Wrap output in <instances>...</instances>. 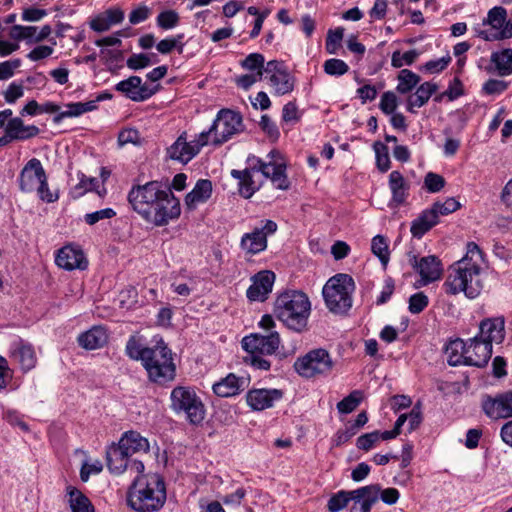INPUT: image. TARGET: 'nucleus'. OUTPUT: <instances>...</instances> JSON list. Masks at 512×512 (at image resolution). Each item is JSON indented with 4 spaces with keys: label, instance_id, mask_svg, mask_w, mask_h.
<instances>
[{
    "label": "nucleus",
    "instance_id": "bb28decb",
    "mask_svg": "<svg viewBox=\"0 0 512 512\" xmlns=\"http://www.w3.org/2000/svg\"><path fill=\"white\" fill-rule=\"evenodd\" d=\"M56 264L65 270L80 269L87 267V260L83 252L72 246H65L58 251Z\"/></svg>",
    "mask_w": 512,
    "mask_h": 512
},
{
    "label": "nucleus",
    "instance_id": "a19ab883",
    "mask_svg": "<svg viewBox=\"0 0 512 512\" xmlns=\"http://www.w3.org/2000/svg\"><path fill=\"white\" fill-rule=\"evenodd\" d=\"M371 251L385 268L390 259L388 239L383 235L374 236L371 241Z\"/></svg>",
    "mask_w": 512,
    "mask_h": 512
},
{
    "label": "nucleus",
    "instance_id": "f8f14e48",
    "mask_svg": "<svg viewBox=\"0 0 512 512\" xmlns=\"http://www.w3.org/2000/svg\"><path fill=\"white\" fill-rule=\"evenodd\" d=\"M209 143L210 140H208L207 135L202 132L190 141L187 140V133L182 132L176 141L167 148V155L172 160L187 164Z\"/></svg>",
    "mask_w": 512,
    "mask_h": 512
},
{
    "label": "nucleus",
    "instance_id": "e433bc0d",
    "mask_svg": "<svg viewBox=\"0 0 512 512\" xmlns=\"http://www.w3.org/2000/svg\"><path fill=\"white\" fill-rule=\"evenodd\" d=\"M445 354L449 365H466V342L461 339L450 341L446 346Z\"/></svg>",
    "mask_w": 512,
    "mask_h": 512
},
{
    "label": "nucleus",
    "instance_id": "412c9836",
    "mask_svg": "<svg viewBox=\"0 0 512 512\" xmlns=\"http://www.w3.org/2000/svg\"><path fill=\"white\" fill-rule=\"evenodd\" d=\"M408 257L410 265L420 274L423 284H428L441 277L443 269L436 256H425L420 260L413 254H409Z\"/></svg>",
    "mask_w": 512,
    "mask_h": 512
},
{
    "label": "nucleus",
    "instance_id": "39448f33",
    "mask_svg": "<svg viewBox=\"0 0 512 512\" xmlns=\"http://www.w3.org/2000/svg\"><path fill=\"white\" fill-rule=\"evenodd\" d=\"M311 303L303 292L289 291L279 295L274 304V314L287 328L301 333L306 330Z\"/></svg>",
    "mask_w": 512,
    "mask_h": 512
},
{
    "label": "nucleus",
    "instance_id": "0eeeda50",
    "mask_svg": "<svg viewBox=\"0 0 512 512\" xmlns=\"http://www.w3.org/2000/svg\"><path fill=\"white\" fill-rule=\"evenodd\" d=\"M171 408L183 415L192 425H199L205 418L206 410L201 398L192 387L177 386L171 391Z\"/></svg>",
    "mask_w": 512,
    "mask_h": 512
},
{
    "label": "nucleus",
    "instance_id": "bf43d9fd",
    "mask_svg": "<svg viewBox=\"0 0 512 512\" xmlns=\"http://www.w3.org/2000/svg\"><path fill=\"white\" fill-rule=\"evenodd\" d=\"M463 94V84L459 78H454L442 94L435 98L436 101H440L443 97H447L450 101H453Z\"/></svg>",
    "mask_w": 512,
    "mask_h": 512
},
{
    "label": "nucleus",
    "instance_id": "4468645a",
    "mask_svg": "<svg viewBox=\"0 0 512 512\" xmlns=\"http://www.w3.org/2000/svg\"><path fill=\"white\" fill-rule=\"evenodd\" d=\"M268 161H263L253 157L252 160L256 165L261 179H270L272 184L278 189H287L289 181L285 174L286 165L281 160L274 159V152L268 154Z\"/></svg>",
    "mask_w": 512,
    "mask_h": 512
},
{
    "label": "nucleus",
    "instance_id": "7ed1b4c3",
    "mask_svg": "<svg viewBox=\"0 0 512 512\" xmlns=\"http://www.w3.org/2000/svg\"><path fill=\"white\" fill-rule=\"evenodd\" d=\"M125 350L129 358L141 361L151 381L163 383L174 379L175 365L172 353L163 340L153 347H144L139 338L131 336Z\"/></svg>",
    "mask_w": 512,
    "mask_h": 512
},
{
    "label": "nucleus",
    "instance_id": "49530a36",
    "mask_svg": "<svg viewBox=\"0 0 512 512\" xmlns=\"http://www.w3.org/2000/svg\"><path fill=\"white\" fill-rule=\"evenodd\" d=\"M264 56L260 53H251L243 61V68L250 71H257L258 77H262L264 67Z\"/></svg>",
    "mask_w": 512,
    "mask_h": 512
},
{
    "label": "nucleus",
    "instance_id": "5fc2aeb1",
    "mask_svg": "<svg viewBox=\"0 0 512 512\" xmlns=\"http://www.w3.org/2000/svg\"><path fill=\"white\" fill-rule=\"evenodd\" d=\"M179 23V15L174 10H166L161 12L157 17V24L162 29H172Z\"/></svg>",
    "mask_w": 512,
    "mask_h": 512
},
{
    "label": "nucleus",
    "instance_id": "4d7b16f0",
    "mask_svg": "<svg viewBox=\"0 0 512 512\" xmlns=\"http://www.w3.org/2000/svg\"><path fill=\"white\" fill-rule=\"evenodd\" d=\"M344 29L337 28L335 30H329L326 38V50L330 54H334L338 49L340 42L343 39Z\"/></svg>",
    "mask_w": 512,
    "mask_h": 512
},
{
    "label": "nucleus",
    "instance_id": "a18cd8bd",
    "mask_svg": "<svg viewBox=\"0 0 512 512\" xmlns=\"http://www.w3.org/2000/svg\"><path fill=\"white\" fill-rule=\"evenodd\" d=\"M373 149L376 155V164L381 172H386L390 168V157L388 147L382 142H375Z\"/></svg>",
    "mask_w": 512,
    "mask_h": 512
},
{
    "label": "nucleus",
    "instance_id": "6ab92c4d",
    "mask_svg": "<svg viewBox=\"0 0 512 512\" xmlns=\"http://www.w3.org/2000/svg\"><path fill=\"white\" fill-rule=\"evenodd\" d=\"M481 404L484 413L491 419L511 418L512 390L497 394L495 397L485 395Z\"/></svg>",
    "mask_w": 512,
    "mask_h": 512
},
{
    "label": "nucleus",
    "instance_id": "0e129e2a",
    "mask_svg": "<svg viewBox=\"0 0 512 512\" xmlns=\"http://www.w3.org/2000/svg\"><path fill=\"white\" fill-rule=\"evenodd\" d=\"M379 106L385 114H393L397 108V97L395 93L391 91L384 92L381 96Z\"/></svg>",
    "mask_w": 512,
    "mask_h": 512
},
{
    "label": "nucleus",
    "instance_id": "4be33fe9",
    "mask_svg": "<svg viewBox=\"0 0 512 512\" xmlns=\"http://www.w3.org/2000/svg\"><path fill=\"white\" fill-rule=\"evenodd\" d=\"M492 355V346L474 336L466 342V365L483 367Z\"/></svg>",
    "mask_w": 512,
    "mask_h": 512
},
{
    "label": "nucleus",
    "instance_id": "2f4dec72",
    "mask_svg": "<svg viewBox=\"0 0 512 512\" xmlns=\"http://www.w3.org/2000/svg\"><path fill=\"white\" fill-rule=\"evenodd\" d=\"M354 500L360 501V511L370 512L372 506L379 500L380 486L368 485L352 491Z\"/></svg>",
    "mask_w": 512,
    "mask_h": 512
},
{
    "label": "nucleus",
    "instance_id": "2eb2a0df",
    "mask_svg": "<svg viewBox=\"0 0 512 512\" xmlns=\"http://www.w3.org/2000/svg\"><path fill=\"white\" fill-rule=\"evenodd\" d=\"M264 72L269 75V84L275 95L289 94L294 90L296 79L283 63L269 61Z\"/></svg>",
    "mask_w": 512,
    "mask_h": 512
},
{
    "label": "nucleus",
    "instance_id": "20e7f679",
    "mask_svg": "<svg viewBox=\"0 0 512 512\" xmlns=\"http://www.w3.org/2000/svg\"><path fill=\"white\" fill-rule=\"evenodd\" d=\"M166 501L163 478L156 473L137 474L127 492V504L136 512L158 511Z\"/></svg>",
    "mask_w": 512,
    "mask_h": 512
},
{
    "label": "nucleus",
    "instance_id": "aec40b11",
    "mask_svg": "<svg viewBox=\"0 0 512 512\" xmlns=\"http://www.w3.org/2000/svg\"><path fill=\"white\" fill-rule=\"evenodd\" d=\"M259 171L252 159L248 160V167L244 170L231 171L233 178L239 181V193L244 198L248 199L261 187L262 179Z\"/></svg>",
    "mask_w": 512,
    "mask_h": 512
},
{
    "label": "nucleus",
    "instance_id": "ddd939ff",
    "mask_svg": "<svg viewBox=\"0 0 512 512\" xmlns=\"http://www.w3.org/2000/svg\"><path fill=\"white\" fill-rule=\"evenodd\" d=\"M129 453L125 452L119 444L113 443L106 450V461L108 470L115 475L123 474L125 471L141 474L144 472V464L137 459H130Z\"/></svg>",
    "mask_w": 512,
    "mask_h": 512
},
{
    "label": "nucleus",
    "instance_id": "ea45409f",
    "mask_svg": "<svg viewBox=\"0 0 512 512\" xmlns=\"http://www.w3.org/2000/svg\"><path fill=\"white\" fill-rule=\"evenodd\" d=\"M12 355L18 360L23 371H29L36 365L37 358L31 345H20Z\"/></svg>",
    "mask_w": 512,
    "mask_h": 512
},
{
    "label": "nucleus",
    "instance_id": "393cba45",
    "mask_svg": "<svg viewBox=\"0 0 512 512\" xmlns=\"http://www.w3.org/2000/svg\"><path fill=\"white\" fill-rule=\"evenodd\" d=\"M248 385V378L238 377L234 373H230L220 381L214 383L212 389L219 397H233L245 390Z\"/></svg>",
    "mask_w": 512,
    "mask_h": 512
},
{
    "label": "nucleus",
    "instance_id": "864d4df0",
    "mask_svg": "<svg viewBox=\"0 0 512 512\" xmlns=\"http://www.w3.org/2000/svg\"><path fill=\"white\" fill-rule=\"evenodd\" d=\"M431 208L436 212L438 216L448 215L458 210L460 208V203L455 198L450 197L443 202H435Z\"/></svg>",
    "mask_w": 512,
    "mask_h": 512
},
{
    "label": "nucleus",
    "instance_id": "1a4fd4ad",
    "mask_svg": "<svg viewBox=\"0 0 512 512\" xmlns=\"http://www.w3.org/2000/svg\"><path fill=\"white\" fill-rule=\"evenodd\" d=\"M244 131L242 116L230 109H221L206 134L211 145L220 146Z\"/></svg>",
    "mask_w": 512,
    "mask_h": 512
},
{
    "label": "nucleus",
    "instance_id": "052dcab7",
    "mask_svg": "<svg viewBox=\"0 0 512 512\" xmlns=\"http://www.w3.org/2000/svg\"><path fill=\"white\" fill-rule=\"evenodd\" d=\"M115 216L116 212L112 208H105L85 214L84 220L88 225H94L101 220L111 219Z\"/></svg>",
    "mask_w": 512,
    "mask_h": 512
},
{
    "label": "nucleus",
    "instance_id": "680f3d73",
    "mask_svg": "<svg viewBox=\"0 0 512 512\" xmlns=\"http://www.w3.org/2000/svg\"><path fill=\"white\" fill-rule=\"evenodd\" d=\"M508 82L498 79H489L483 84L482 91L487 95H499L508 88Z\"/></svg>",
    "mask_w": 512,
    "mask_h": 512
},
{
    "label": "nucleus",
    "instance_id": "e2e57ef3",
    "mask_svg": "<svg viewBox=\"0 0 512 512\" xmlns=\"http://www.w3.org/2000/svg\"><path fill=\"white\" fill-rule=\"evenodd\" d=\"M424 185L429 192L436 193L444 187L445 180L441 175L429 172L425 176Z\"/></svg>",
    "mask_w": 512,
    "mask_h": 512
},
{
    "label": "nucleus",
    "instance_id": "de8ad7c7",
    "mask_svg": "<svg viewBox=\"0 0 512 512\" xmlns=\"http://www.w3.org/2000/svg\"><path fill=\"white\" fill-rule=\"evenodd\" d=\"M152 56L155 57L154 60L151 59V56L145 53H139V54H132L126 61V65L128 68L132 70H139L143 69L152 63H156L157 59L156 56L153 54Z\"/></svg>",
    "mask_w": 512,
    "mask_h": 512
},
{
    "label": "nucleus",
    "instance_id": "f3484780",
    "mask_svg": "<svg viewBox=\"0 0 512 512\" xmlns=\"http://www.w3.org/2000/svg\"><path fill=\"white\" fill-rule=\"evenodd\" d=\"M241 345L248 354L272 355L279 348L280 336L276 331L268 335L251 334L242 339Z\"/></svg>",
    "mask_w": 512,
    "mask_h": 512
},
{
    "label": "nucleus",
    "instance_id": "338daca9",
    "mask_svg": "<svg viewBox=\"0 0 512 512\" xmlns=\"http://www.w3.org/2000/svg\"><path fill=\"white\" fill-rule=\"evenodd\" d=\"M21 65L20 59H13L0 63V80H6L14 75V70Z\"/></svg>",
    "mask_w": 512,
    "mask_h": 512
},
{
    "label": "nucleus",
    "instance_id": "c85d7f7f",
    "mask_svg": "<svg viewBox=\"0 0 512 512\" xmlns=\"http://www.w3.org/2000/svg\"><path fill=\"white\" fill-rule=\"evenodd\" d=\"M212 195V182L208 179H199L192 191L185 197V205L194 210L199 204L205 203Z\"/></svg>",
    "mask_w": 512,
    "mask_h": 512
},
{
    "label": "nucleus",
    "instance_id": "6e6d98bb",
    "mask_svg": "<svg viewBox=\"0 0 512 512\" xmlns=\"http://www.w3.org/2000/svg\"><path fill=\"white\" fill-rule=\"evenodd\" d=\"M98 188V180L94 177H86L85 175H81L79 183L74 187V193L77 196H81L88 191H97L99 195L101 192L97 190Z\"/></svg>",
    "mask_w": 512,
    "mask_h": 512
},
{
    "label": "nucleus",
    "instance_id": "cd10ccee",
    "mask_svg": "<svg viewBox=\"0 0 512 512\" xmlns=\"http://www.w3.org/2000/svg\"><path fill=\"white\" fill-rule=\"evenodd\" d=\"M117 444L130 456L147 453L150 449L149 441L139 432L132 430L123 433Z\"/></svg>",
    "mask_w": 512,
    "mask_h": 512
},
{
    "label": "nucleus",
    "instance_id": "b1692460",
    "mask_svg": "<svg viewBox=\"0 0 512 512\" xmlns=\"http://www.w3.org/2000/svg\"><path fill=\"white\" fill-rule=\"evenodd\" d=\"M283 392L279 389H252L246 395L247 404L255 411H262L279 401Z\"/></svg>",
    "mask_w": 512,
    "mask_h": 512
},
{
    "label": "nucleus",
    "instance_id": "6e6552de",
    "mask_svg": "<svg viewBox=\"0 0 512 512\" xmlns=\"http://www.w3.org/2000/svg\"><path fill=\"white\" fill-rule=\"evenodd\" d=\"M18 183L24 193L37 192L39 198L47 203L57 200V196L49 189L46 172L37 158H32L25 164L19 174Z\"/></svg>",
    "mask_w": 512,
    "mask_h": 512
},
{
    "label": "nucleus",
    "instance_id": "c03bdc74",
    "mask_svg": "<svg viewBox=\"0 0 512 512\" xmlns=\"http://www.w3.org/2000/svg\"><path fill=\"white\" fill-rule=\"evenodd\" d=\"M362 400V393L359 390H354L348 396L343 398L337 404V409L340 413L348 414L354 411Z\"/></svg>",
    "mask_w": 512,
    "mask_h": 512
},
{
    "label": "nucleus",
    "instance_id": "9b49d317",
    "mask_svg": "<svg viewBox=\"0 0 512 512\" xmlns=\"http://www.w3.org/2000/svg\"><path fill=\"white\" fill-rule=\"evenodd\" d=\"M296 372L305 378L327 375L333 368L329 352L323 348L313 349L294 363Z\"/></svg>",
    "mask_w": 512,
    "mask_h": 512
},
{
    "label": "nucleus",
    "instance_id": "58836bf2",
    "mask_svg": "<svg viewBox=\"0 0 512 512\" xmlns=\"http://www.w3.org/2000/svg\"><path fill=\"white\" fill-rule=\"evenodd\" d=\"M67 492L72 512H94L90 500L81 491L69 486Z\"/></svg>",
    "mask_w": 512,
    "mask_h": 512
},
{
    "label": "nucleus",
    "instance_id": "7c9ffc66",
    "mask_svg": "<svg viewBox=\"0 0 512 512\" xmlns=\"http://www.w3.org/2000/svg\"><path fill=\"white\" fill-rule=\"evenodd\" d=\"M5 132L10 134L13 140H26L37 136L40 130L35 125H25L21 118L15 117L7 122Z\"/></svg>",
    "mask_w": 512,
    "mask_h": 512
},
{
    "label": "nucleus",
    "instance_id": "f704fd0d",
    "mask_svg": "<svg viewBox=\"0 0 512 512\" xmlns=\"http://www.w3.org/2000/svg\"><path fill=\"white\" fill-rule=\"evenodd\" d=\"M438 89V86L435 83L424 82L422 83L416 90V92L409 96L407 100V109L410 112H414L413 108H420L424 106L433 93H435Z\"/></svg>",
    "mask_w": 512,
    "mask_h": 512
},
{
    "label": "nucleus",
    "instance_id": "603ef678",
    "mask_svg": "<svg viewBox=\"0 0 512 512\" xmlns=\"http://www.w3.org/2000/svg\"><path fill=\"white\" fill-rule=\"evenodd\" d=\"M380 441V432L373 431L359 436L356 440V447L363 451H369Z\"/></svg>",
    "mask_w": 512,
    "mask_h": 512
},
{
    "label": "nucleus",
    "instance_id": "37998d69",
    "mask_svg": "<svg viewBox=\"0 0 512 512\" xmlns=\"http://www.w3.org/2000/svg\"><path fill=\"white\" fill-rule=\"evenodd\" d=\"M352 491H339L328 501V510L330 512H339L344 509L350 500H354Z\"/></svg>",
    "mask_w": 512,
    "mask_h": 512
},
{
    "label": "nucleus",
    "instance_id": "4c0bfd02",
    "mask_svg": "<svg viewBox=\"0 0 512 512\" xmlns=\"http://www.w3.org/2000/svg\"><path fill=\"white\" fill-rule=\"evenodd\" d=\"M491 62L495 65L499 76L504 77L512 74V49L492 53Z\"/></svg>",
    "mask_w": 512,
    "mask_h": 512
},
{
    "label": "nucleus",
    "instance_id": "5701e85b",
    "mask_svg": "<svg viewBox=\"0 0 512 512\" xmlns=\"http://www.w3.org/2000/svg\"><path fill=\"white\" fill-rule=\"evenodd\" d=\"M252 284L247 289V297L251 301H264L272 291L275 281V274L272 271L264 270L252 277Z\"/></svg>",
    "mask_w": 512,
    "mask_h": 512
},
{
    "label": "nucleus",
    "instance_id": "13d9d810",
    "mask_svg": "<svg viewBox=\"0 0 512 512\" xmlns=\"http://www.w3.org/2000/svg\"><path fill=\"white\" fill-rule=\"evenodd\" d=\"M428 303V297L423 292H418L410 296L408 309L412 314H418L428 306Z\"/></svg>",
    "mask_w": 512,
    "mask_h": 512
},
{
    "label": "nucleus",
    "instance_id": "c9c22d12",
    "mask_svg": "<svg viewBox=\"0 0 512 512\" xmlns=\"http://www.w3.org/2000/svg\"><path fill=\"white\" fill-rule=\"evenodd\" d=\"M389 187L392 192L391 203L398 206L404 203L407 196V185L399 171H392L389 175Z\"/></svg>",
    "mask_w": 512,
    "mask_h": 512
},
{
    "label": "nucleus",
    "instance_id": "423d86ee",
    "mask_svg": "<svg viewBox=\"0 0 512 512\" xmlns=\"http://www.w3.org/2000/svg\"><path fill=\"white\" fill-rule=\"evenodd\" d=\"M355 283L348 274H336L323 287L322 293L327 308L336 314L346 313L352 307Z\"/></svg>",
    "mask_w": 512,
    "mask_h": 512
},
{
    "label": "nucleus",
    "instance_id": "3c124183",
    "mask_svg": "<svg viewBox=\"0 0 512 512\" xmlns=\"http://www.w3.org/2000/svg\"><path fill=\"white\" fill-rule=\"evenodd\" d=\"M419 53L416 50H410L405 53H401L400 51H395L392 54L391 64L395 68H400L404 65H411Z\"/></svg>",
    "mask_w": 512,
    "mask_h": 512
},
{
    "label": "nucleus",
    "instance_id": "72a5a7b5",
    "mask_svg": "<svg viewBox=\"0 0 512 512\" xmlns=\"http://www.w3.org/2000/svg\"><path fill=\"white\" fill-rule=\"evenodd\" d=\"M66 110L59 112L54 118V123H60L65 118L79 117L84 113L97 109L96 101L72 102L65 105Z\"/></svg>",
    "mask_w": 512,
    "mask_h": 512
},
{
    "label": "nucleus",
    "instance_id": "473e14b6",
    "mask_svg": "<svg viewBox=\"0 0 512 512\" xmlns=\"http://www.w3.org/2000/svg\"><path fill=\"white\" fill-rule=\"evenodd\" d=\"M439 221L436 212L430 208L424 210L411 224L410 231L416 238H421L426 232L434 227Z\"/></svg>",
    "mask_w": 512,
    "mask_h": 512
},
{
    "label": "nucleus",
    "instance_id": "f257e3e1",
    "mask_svg": "<svg viewBox=\"0 0 512 512\" xmlns=\"http://www.w3.org/2000/svg\"><path fill=\"white\" fill-rule=\"evenodd\" d=\"M128 201L135 212L156 226L167 225L181 214L179 200L157 181L132 187Z\"/></svg>",
    "mask_w": 512,
    "mask_h": 512
},
{
    "label": "nucleus",
    "instance_id": "f03ea898",
    "mask_svg": "<svg viewBox=\"0 0 512 512\" xmlns=\"http://www.w3.org/2000/svg\"><path fill=\"white\" fill-rule=\"evenodd\" d=\"M485 265L484 254L474 242L467 244L466 254L450 266L444 282L447 294L463 292L466 297L475 299L483 290L481 274Z\"/></svg>",
    "mask_w": 512,
    "mask_h": 512
},
{
    "label": "nucleus",
    "instance_id": "774afa93",
    "mask_svg": "<svg viewBox=\"0 0 512 512\" xmlns=\"http://www.w3.org/2000/svg\"><path fill=\"white\" fill-rule=\"evenodd\" d=\"M151 14L150 8L145 5L138 6L131 11L129 15V22L133 25L139 24L149 18Z\"/></svg>",
    "mask_w": 512,
    "mask_h": 512
},
{
    "label": "nucleus",
    "instance_id": "69168bd1",
    "mask_svg": "<svg viewBox=\"0 0 512 512\" xmlns=\"http://www.w3.org/2000/svg\"><path fill=\"white\" fill-rule=\"evenodd\" d=\"M102 470L103 465L100 460L92 463L85 462L80 470V478L83 482H87L91 474H99Z\"/></svg>",
    "mask_w": 512,
    "mask_h": 512
},
{
    "label": "nucleus",
    "instance_id": "8fccbe9b",
    "mask_svg": "<svg viewBox=\"0 0 512 512\" xmlns=\"http://www.w3.org/2000/svg\"><path fill=\"white\" fill-rule=\"evenodd\" d=\"M324 71L331 76H341L348 72L349 66L341 59L331 58L324 62Z\"/></svg>",
    "mask_w": 512,
    "mask_h": 512
},
{
    "label": "nucleus",
    "instance_id": "dca6fc26",
    "mask_svg": "<svg viewBox=\"0 0 512 512\" xmlns=\"http://www.w3.org/2000/svg\"><path fill=\"white\" fill-rule=\"evenodd\" d=\"M273 220H265L261 227H255L250 233H245L240 242L241 248L248 254H258L267 248V237L277 231Z\"/></svg>",
    "mask_w": 512,
    "mask_h": 512
},
{
    "label": "nucleus",
    "instance_id": "9d476101",
    "mask_svg": "<svg viewBox=\"0 0 512 512\" xmlns=\"http://www.w3.org/2000/svg\"><path fill=\"white\" fill-rule=\"evenodd\" d=\"M506 9L492 8L482 23L473 27L475 35L486 41L508 39L512 36V25L506 21Z\"/></svg>",
    "mask_w": 512,
    "mask_h": 512
},
{
    "label": "nucleus",
    "instance_id": "09e8293b",
    "mask_svg": "<svg viewBox=\"0 0 512 512\" xmlns=\"http://www.w3.org/2000/svg\"><path fill=\"white\" fill-rule=\"evenodd\" d=\"M183 37V34H179L173 38L163 39L157 44L156 48L161 54H168L175 48L179 53H182L183 44L181 43V40Z\"/></svg>",
    "mask_w": 512,
    "mask_h": 512
},
{
    "label": "nucleus",
    "instance_id": "a878e982",
    "mask_svg": "<svg viewBox=\"0 0 512 512\" xmlns=\"http://www.w3.org/2000/svg\"><path fill=\"white\" fill-rule=\"evenodd\" d=\"M476 337L483 342H489L491 346L493 343H501L505 337L504 319L497 317L483 320Z\"/></svg>",
    "mask_w": 512,
    "mask_h": 512
},
{
    "label": "nucleus",
    "instance_id": "79ce46f5",
    "mask_svg": "<svg viewBox=\"0 0 512 512\" xmlns=\"http://www.w3.org/2000/svg\"><path fill=\"white\" fill-rule=\"evenodd\" d=\"M420 82V77L408 69H402L398 75L397 91L406 94L414 89Z\"/></svg>",
    "mask_w": 512,
    "mask_h": 512
},
{
    "label": "nucleus",
    "instance_id": "c756f323",
    "mask_svg": "<svg viewBox=\"0 0 512 512\" xmlns=\"http://www.w3.org/2000/svg\"><path fill=\"white\" fill-rule=\"evenodd\" d=\"M108 342L107 330L102 326H94L78 337V343L87 350L102 348Z\"/></svg>",
    "mask_w": 512,
    "mask_h": 512
},
{
    "label": "nucleus",
    "instance_id": "a211bd4d",
    "mask_svg": "<svg viewBox=\"0 0 512 512\" xmlns=\"http://www.w3.org/2000/svg\"><path fill=\"white\" fill-rule=\"evenodd\" d=\"M158 85L144 83L139 76H130L116 84L115 90L134 102H143L153 96Z\"/></svg>",
    "mask_w": 512,
    "mask_h": 512
}]
</instances>
